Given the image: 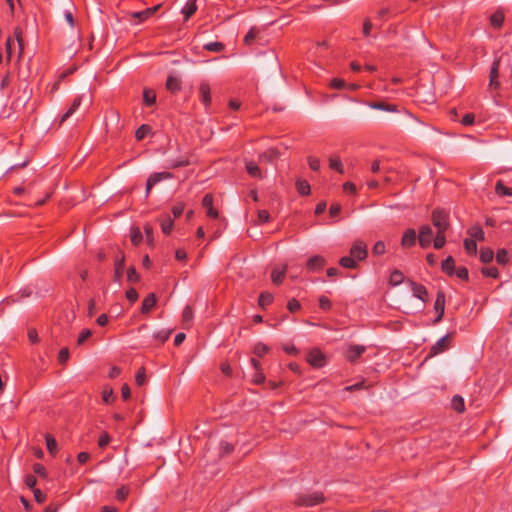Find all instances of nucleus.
Returning <instances> with one entry per match:
<instances>
[{"instance_id": "23", "label": "nucleus", "mask_w": 512, "mask_h": 512, "mask_svg": "<svg viewBox=\"0 0 512 512\" xmlns=\"http://www.w3.org/2000/svg\"><path fill=\"white\" fill-rule=\"evenodd\" d=\"M468 234L471 239L483 241L485 239V233L480 226H474L468 230Z\"/></svg>"}, {"instance_id": "54", "label": "nucleus", "mask_w": 512, "mask_h": 512, "mask_svg": "<svg viewBox=\"0 0 512 512\" xmlns=\"http://www.w3.org/2000/svg\"><path fill=\"white\" fill-rule=\"evenodd\" d=\"M26 486L30 488L31 490H34L36 487L37 479L34 475H26L24 480Z\"/></svg>"}, {"instance_id": "52", "label": "nucleus", "mask_w": 512, "mask_h": 512, "mask_svg": "<svg viewBox=\"0 0 512 512\" xmlns=\"http://www.w3.org/2000/svg\"><path fill=\"white\" fill-rule=\"evenodd\" d=\"M204 48L212 52H220L224 49V45L220 42H213L206 44Z\"/></svg>"}, {"instance_id": "25", "label": "nucleus", "mask_w": 512, "mask_h": 512, "mask_svg": "<svg viewBox=\"0 0 512 512\" xmlns=\"http://www.w3.org/2000/svg\"><path fill=\"white\" fill-rule=\"evenodd\" d=\"M442 270L449 275H452L455 270V261L453 257L449 256L442 262Z\"/></svg>"}, {"instance_id": "36", "label": "nucleus", "mask_w": 512, "mask_h": 512, "mask_svg": "<svg viewBox=\"0 0 512 512\" xmlns=\"http://www.w3.org/2000/svg\"><path fill=\"white\" fill-rule=\"evenodd\" d=\"M452 407L457 412H463L464 411V400L461 396H454L452 399Z\"/></svg>"}, {"instance_id": "16", "label": "nucleus", "mask_w": 512, "mask_h": 512, "mask_svg": "<svg viewBox=\"0 0 512 512\" xmlns=\"http://www.w3.org/2000/svg\"><path fill=\"white\" fill-rule=\"evenodd\" d=\"M213 198L212 195L206 194L202 200V206L206 209V214L209 217H217L218 213L212 206Z\"/></svg>"}, {"instance_id": "29", "label": "nucleus", "mask_w": 512, "mask_h": 512, "mask_svg": "<svg viewBox=\"0 0 512 512\" xmlns=\"http://www.w3.org/2000/svg\"><path fill=\"white\" fill-rule=\"evenodd\" d=\"M296 187L301 195H308L310 193V185L305 180L298 179L296 181Z\"/></svg>"}, {"instance_id": "39", "label": "nucleus", "mask_w": 512, "mask_h": 512, "mask_svg": "<svg viewBox=\"0 0 512 512\" xmlns=\"http://www.w3.org/2000/svg\"><path fill=\"white\" fill-rule=\"evenodd\" d=\"M494 252L491 249H483L480 252V260L483 263H489L493 260Z\"/></svg>"}, {"instance_id": "28", "label": "nucleus", "mask_w": 512, "mask_h": 512, "mask_svg": "<svg viewBox=\"0 0 512 512\" xmlns=\"http://www.w3.org/2000/svg\"><path fill=\"white\" fill-rule=\"evenodd\" d=\"M495 191L501 196H512V188L504 186L502 181L496 183Z\"/></svg>"}, {"instance_id": "15", "label": "nucleus", "mask_w": 512, "mask_h": 512, "mask_svg": "<svg viewBox=\"0 0 512 512\" xmlns=\"http://www.w3.org/2000/svg\"><path fill=\"white\" fill-rule=\"evenodd\" d=\"M365 350V346L352 345L347 350L346 357L349 361L354 362Z\"/></svg>"}, {"instance_id": "1", "label": "nucleus", "mask_w": 512, "mask_h": 512, "mask_svg": "<svg viewBox=\"0 0 512 512\" xmlns=\"http://www.w3.org/2000/svg\"><path fill=\"white\" fill-rule=\"evenodd\" d=\"M504 68L510 72V78L512 82V62L511 58L507 53L502 54L498 59H496L491 67L490 75H489V87L493 89H498L500 87V82L498 81L499 77V69Z\"/></svg>"}, {"instance_id": "31", "label": "nucleus", "mask_w": 512, "mask_h": 512, "mask_svg": "<svg viewBox=\"0 0 512 512\" xmlns=\"http://www.w3.org/2000/svg\"><path fill=\"white\" fill-rule=\"evenodd\" d=\"M162 232L166 235H168L173 227V220L170 218V216H166L163 218L160 222Z\"/></svg>"}, {"instance_id": "11", "label": "nucleus", "mask_w": 512, "mask_h": 512, "mask_svg": "<svg viewBox=\"0 0 512 512\" xmlns=\"http://www.w3.org/2000/svg\"><path fill=\"white\" fill-rule=\"evenodd\" d=\"M120 254V258L115 261L114 265V282H120L124 272L125 255L122 251H120Z\"/></svg>"}, {"instance_id": "13", "label": "nucleus", "mask_w": 512, "mask_h": 512, "mask_svg": "<svg viewBox=\"0 0 512 512\" xmlns=\"http://www.w3.org/2000/svg\"><path fill=\"white\" fill-rule=\"evenodd\" d=\"M199 97L201 102L208 107L211 102L210 87L207 83H201L199 87Z\"/></svg>"}, {"instance_id": "57", "label": "nucleus", "mask_w": 512, "mask_h": 512, "mask_svg": "<svg viewBox=\"0 0 512 512\" xmlns=\"http://www.w3.org/2000/svg\"><path fill=\"white\" fill-rule=\"evenodd\" d=\"M184 14V20L187 21L192 16V1L188 0L184 8L182 9Z\"/></svg>"}, {"instance_id": "34", "label": "nucleus", "mask_w": 512, "mask_h": 512, "mask_svg": "<svg viewBox=\"0 0 512 512\" xmlns=\"http://www.w3.org/2000/svg\"><path fill=\"white\" fill-rule=\"evenodd\" d=\"M127 280L130 282V283H137L139 282L140 280V275L137 273L136 269L134 266H130L128 269H127Z\"/></svg>"}, {"instance_id": "27", "label": "nucleus", "mask_w": 512, "mask_h": 512, "mask_svg": "<svg viewBox=\"0 0 512 512\" xmlns=\"http://www.w3.org/2000/svg\"><path fill=\"white\" fill-rule=\"evenodd\" d=\"M45 440H46V446H47L49 453L54 456L56 454L57 448H58L55 438L52 437L50 434H47L45 436Z\"/></svg>"}, {"instance_id": "33", "label": "nucleus", "mask_w": 512, "mask_h": 512, "mask_svg": "<svg viewBox=\"0 0 512 512\" xmlns=\"http://www.w3.org/2000/svg\"><path fill=\"white\" fill-rule=\"evenodd\" d=\"M143 101L147 106H151L156 101V94L152 90H144Z\"/></svg>"}, {"instance_id": "60", "label": "nucleus", "mask_w": 512, "mask_h": 512, "mask_svg": "<svg viewBox=\"0 0 512 512\" xmlns=\"http://www.w3.org/2000/svg\"><path fill=\"white\" fill-rule=\"evenodd\" d=\"M372 252L376 255H381L385 252V244L382 241H378L375 243Z\"/></svg>"}, {"instance_id": "12", "label": "nucleus", "mask_w": 512, "mask_h": 512, "mask_svg": "<svg viewBox=\"0 0 512 512\" xmlns=\"http://www.w3.org/2000/svg\"><path fill=\"white\" fill-rule=\"evenodd\" d=\"M417 234L414 229H407L402 237L401 245L403 247H412L415 245Z\"/></svg>"}, {"instance_id": "30", "label": "nucleus", "mask_w": 512, "mask_h": 512, "mask_svg": "<svg viewBox=\"0 0 512 512\" xmlns=\"http://www.w3.org/2000/svg\"><path fill=\"white\" fill-rule=\"evenodd\" d=\"M403 280L404 276L402 272H400L399 270H394L389 277L390 284L394 286L399 285L400 283L403 282Z\"/></svg>"}, {"instance_id": "21", "label": "nucleus", "mask_w": 512, "mask_h": 512, "mask_svg": "<svg viewBox=\"0 0 512 512\" xmlns=\"http://www.w3.org/2000/svg\"><path fill=\"white\" fill-rule=\"evenodd\" d=\"M245 166H246V170L247 172L252 176V177H257V178H261L263 175H262V171L261 169L259 168V166L252 162V161H247L245 163Z\"/></svg>"}, {"instance_id": "43", "label": "nucleus", "mask_w": 512, "mask_h": 512, "mask_svg": "<svg viewBox=\"0 0 512 512\" xmlns=\"http://www.w3.org/2000/svg\"><path fill=\"white\" fill-rule=\"evenodd\" d=\"M508 260H509L508 251L505 249L499 250L496 255L497 263L500 265H505L508 262Z\"/></svg>"}, {"instance_id": "51", "label": "nucleus", "mask_w": 512, "mask_h": 512, "mask_svg": "<svg viewBox=\"0 0 512 512\" xmlns=\"http://www.w3.org/2000/svg\"><path fill=\"white\" fill-rule=\"evenodd\" d=\"M135 381L137 383V385L139 386H142L145 381H146V374H145V368L144 367H141L137 373H136V376H135Z\"/></svg>"}, {"instance_id": "56", "label": "nucleus", "mask_w": 512, "mask_h": 512, "mask_svg": "<svg viewBox=\"0 0 512 512\" xmlns=\"http://www.w3.org/2000/svg\"><path fill=\"white\" fill-rule=\"evenodd\" d=\"M33 472L43 478L47 476L45 467L40 463H35L33 465Z\"/></svg>"}, {"instance_id": "49", "label": "nucleus", "mask_w": 512, "mask_h": 512, "mask_svg": "<svg viewBox=\"0 0 512 512\" xmlns=\"http://www.w3.org/2000/svg\"><path fill=\"white\" fill-rule=\"evenodd\" d=\"M111 441V437L107 432H103L98 439V446L103 449L105 448Z\"/></svg>"}, {"instance_id": "24", "label": "nucleus", "mask_w": 512, "mask_h": 512, "mask_svg": "<svg viewBox=\"0 0 512 512\" xmlns=\"http://www.w3.org/2000/svg\"><path fill=\"white\" fill-rule=\"evenodd\" d=\"M279 155L280 154L276 149H269L260 154V159L267 163H271L275 158H278Z\"/></svg>"}, {"instance_id": "53", "label": "nucleus", "mask_w": 512, "mask_h": 512, "mask_svg": "<svg viewBox=\"0 0 512 512\" xmlns=\"http://www.w3.org/2000/svg\"><path fill=\"white\" fill-rule=\"evenodd\" d=\"M91 335H92L91 330H89V329L82 330V332L78 336L77 345H79V346L82 345L88 338L91 337Z\"/></svg>"}, {"instance_id": "19", "label": "nucleus", "mask_w": 512, "mask_h": 512, "mask_svg": "<svg viewBox=\"0 0 512 512\" xmlns=\"http://www.w3.org/2000/svg\"><path fill=\"white\" fill-rule=\"evenodd\" d=\"M325 264V259L322 256L316 255L307 261V268L311 271L321 269Z\"/></svg>"}, {"instance_id": "10", "label": "nucleus", "mask_w": 512, "mask_h": 512, "mask_svg": "<svg viewBox=\"0 0 512 512\" xmlns=\"http://www.w3.org/2000/svg\"><path fill=\"white\" fill-rule=\"evenodd\" d=\"M434 308L436 312L438 313L437 318L435 319V322H439L443 315L445 310V295L443 292L439 291L437 293V297L434 303Z\"/></svg>"}, {"instance_id": "18", "label": "nucleus", "mask_w": 512, "mask_h": 512, "mask_svg": "<svg viewBox=\"0 0 512 512\" xmlns=\"http://www.w3.org/2000/svg\"><path fill=\"white\" fill-rule=\"evenodd\" d=\"M166 89L171 93H176L181 90V81L175 76H168L166 81Z\"/></svg>"}, {"instance_id": "64", "label": "nucleus", "mask_w": 512, "mask_h": 512, "mask_svg": "<svg viewBox=\"0 0 512 512\" xmlns=\"http://www.w3.org/2000/svg\"><path fill=\"white\" fill-rule=\"evenodd\" d=\"M330 86L334 89H342L346 87V84L342 79L335 78L331 80Z\"/></svg>"}, {"instance_id": "40", "label": "nucleus", "mask_w": 512, "mask_h": 512, "mask_svg": "<svg viewBox=\"0 0 512 512\" xmlns=\"http://www.w3.org/2000/svg\"><path fill=\"white\" fill-rule=\"evenodd\" d=\"M102 399L105 403H112L116 396L114 395L112 388H106L102 391Z\"/></svg>"}, {"instance_id": "4", "label": "nucleus", "mask_w": 512, "mask_h": 512, "mask_svg": "<svg viewBox=\"0 0 512 512\" xmlns=\"http://www.w3.org/2000/svg\"><path fill=\"white\" fill-rule=\"evenodd\" d=\"M324 501V497L322 494L319 493H313L310 495H300L298 496L296 500V504L299 506H315Z\"/></svg>"}, {"instance_id": "59", "label": "nucleus", "mask_w": 512, "mask_h": 512, "mask_svg": "<svg viewBox=\"0 0 512 512\" xmlns=\"http://www.w3.org/2000/svg\"><path fill=\"white\" fill-rule=\"evenodd\" d=\"M33 491L35 501L39 504L43 503L46 500V495L38 488H35Z\"/></svg>"}, {"instance_id": "44", "label": "nucleus", "mask_w": 512, "mask_h": 512, "mask_svg": "<svg viewBox=\"0 0 512 512\" xmlns=\"http://www.w3.org/2000/svg\"><path fill=\"white\" fill-rule=\"evenodd\" d=\"M259 34V29L256 27H252L249 32L244 37V43L247 45H250L252 41L256 38V36Z\"/></svg>"}, {"instance_id": "3", "label": "nucleus", "mask_w": 512, "mask_h": 512, "mask_svg": "<svg viewBox=\"0 0 512 512\" xmlns=\"http://www.w3.org/2000/svg\"><path fill=\"white\" fill-rule=\"evenodd\" d=\"M306 361L314 368H321L327 363L326 356L316 348L308 352Z\"/></svg>"}, {"instance_id": "14", "label": "nucleus", "mask_w": 512, "mask_h": 512, "mask_svg": "<svg viewBox=\"0 0 512 512\" xmlns=\"http://www.w3.org/2000/svg\"><path fill=\"white\" fill-rule=\"evenodd\" d=\"M156 305V297L153 293L148 294L142 301L141 312L143 314L149 313Z\"/></svg>"}, {"instance_id": "41", "label": "nucleus", "mask_w": 512, "mask_h": 512, "mask_svg": "<svg viewBox=\"0 0 512 512\" xmlns=\"http://www.w3.org/2000/svg\"><path fill=\"white\" fill-rule=\"evenodd\" d=\"M329 164H330V167L332 169L336 170L337 172H339V173L344 172L343 164L339 158H335V157L330 158Z\"/></svg>"}, {"instance_id": "6", "label": "nucleus", "mask_w": 512, "mask_h": 512, "mask_svg": "<svg viewBox=\"0 0 512 512\" xmlns=\"http://www.w3.org/2000/svg\"><path fill=\"white\" fill-rule=\"evenodd\" d=\"M160 6L161 5L158 4V5L154 6V7L147 8V9H145L143 11L132 12L130 14V21L137 20L136 22H134L135 24H138V23L146 21L148 18H150L160 8Z\"/></svg>"}, {"instance_id": "32", "label": "nucleus", "mask_w": 512, "mask_h": 512, "mask_svg": "<svg viewBox=\"0 0 512 512\" xmlns=\"http://www.w3.org/2000/svg\"><path fill=\"white\" fill-rule=\"evenodd\" d=\"M504 21V15L501 11H496L491 17L490 22L494 27H500Z\"/></svg>"}, {"instance_id": "17", "label": "nucleus", "mask_w": 512, "mask_h": 512, "mask_svg": "<svg viewBox=\"0 0 512 512\" xmlns=\"http://www.w3.org/2000/svg\"><path fill=\"white\" fill-rule=\"evenodd\" d=\"M409 283L411 285L413 295L416 298L421 299L422 301H426L427 296H428V292H427L426 288L424 286L418 285L412 281H409Z\"/></svg>"}, {"instance_id": "38", "label": "nucleus", "mask_w": 512, "mask_h": 512, "mask_svg": "<svg viewBox=\"0 0 512 512\" xmlns=\"http://www.w3.org/2000/svg\"><path fill=\"white\" fill-rule=\"evenodd\" d=\"M446 243L445 233H436L433 240L434 248L441 249Z\"/></svg>"}, {"instance_id": "50", "label": "nucleus", "mask_w": 512, "mask_h": 512, "mask_svg": "<svg viewBox=\"0 0 512 512\" xmlns=\"http://www.w3.org/2000/svg\"><path fill=\"white\" fill-rule=\"evenodd\" d=\"M142 240V234L138 228L132 229L131 232V242L133 245L137 246Z\"/></svg>"}, {"instance_id": "45", "label": "nucleus", "mask_w": 512, "mask_h": 512, "mask_svg": "<svg viewBox=\"0 0 512 512\" xmlns=\"http://www.w3.org/2000/svg\"><path fill=\"white\" fill-rule=\"evenodd\" d=\"M273 300L272 294L268 292L261 293L259 297V305L264 308L266 305L270 304Z\"/></svg>"}, {"instance_id": "9", "label": "nucleus", "mask_w": 512, "mask_h": 512, "mask_svg": "<svg viewBox=\"0 0 512 512\" xmlns=\"http://www.w3.org/2000/svg\"><path fill=\"white\" fill-rule=\"evenodd\" d=\"M351 257L357 260H363L367 256L366 245L361 241H356L350 250Z\"/></svg>"}, {"instance_id": "55", "label": "nucleus", "mask_w": 512, "mask_h": 512, "mask_svg": "<svg viewBox=\"0 0 512 512\" xmlns=\"http://www.w3.org/2000/svg\"><path fill=\"white\" fill-rule=\"evenodd\" d=\"M125 296L128 301H130L131 303H134L138 299V292L134 288H129L126 291Z\"/></svg>"}, {"instance_id": "63", "label": "nucleus", "mask_w": 512, "mask_h": 512, "mask_svg": "<svg viewBox=\"0 0 512 512\" xmlns=\"http://www.w3.org/2000/svg\"><path fill=\"white\" fill-rule=\"evenodd\" d=\"M131 396V390L128 384H123L121 387V397L124 401H127Z\"/></svg>"}, {"instance_id": "58", "label": "nucleus", "mask_w": 512, "mask_h": 512, "mask_svg": "<svg viewBox=\"0 0 512 512\" xmlns=\"http://www.w3.org/2000/svg\"><path fill=\"white\" fill-rule=\"evenodd\" d=\"M68 359H69V350H68V348H62L59 351V354H58V361H59V363L65 364Z\"/></svg>"}, {"instance_id": "26", "label": "nucleus", "mask_w": 512, "mask_h": 512, "mask_svg": "<svg viewBox=\"0 0 512 512\" xmlns=\"http://www.w3.org/2000/svg\"><path fill=\"white\" fill-rule=\"evenodd\" d=\"M172 331L173 330L171 328L161 329L154 334V338L160 343H164L169 339Z\"/></svg>"}, {"instance_id": "37", "label": "nucleus", "mask_w": 512, "mask_h": 512, "mask_svg": "<svg viewBox=\"0 0 512 512\" xmlns=\"http://www.w3.org/2000/svg\"><path fill=\"white\" fill-rule=\"evenodd\" d=\"M150 131V126L143 124L136 130L135 137L137 140H142Z\"/></svg>"}, {"instance_id": "42", "label": "nucleus", "mask_w": 512, "mask_h": 512, "mask_svg": "<svg viewBox=\"0 0 512 512\" xmlns=\"http://www.w3.org/2000/svg\"><path fill=\"white\" fill-rule=\"evenodd\" d=\"M129 494V488L127 486H121L116 490L115 497L118 501L126 500Z\"/></svg>"}, {"instance_id": "5", "label": "nucleus", "mask_w": 512, "mask_h": 512, "mask_svg": "<svg viewBox=\"0 0 512 512\" xmlns=\"http://www.w3.org/2000/svg\"><path fill=\"white\" fill-rule=\"evenodd\" d=\"M433 237V230L429 225H422L419 228L418 241L422 248L430 246Z\"/></svg>"}, {"instance_id": "46", "label": "nucleus", "mask_w": 512, "mask_h": 512, "mask_svg": "<svg viewBox=\"0 0 512 512\" xmlns=\"http://www.w3.org/2000/svg\"><path fill=\"white\" fill-rule=\"evenodd\" d=\"M285 271H286V267H284L282 270L274 269L272 271V281H273V283H275V284L281 283V281H282V279L284 277Z\"/></svg>"}, {"instance_id": "8", "label": "nucleus", "mask_w": 512, "mask_h": 512, "mask_svg": "<svg viewBox=\"0 0 512 512\" xmlns=\"http://www.w3.org/2000/svg\"><path fill=\"white\" fill-rule=\"evenodd\" d=\"M450 335H445L441 339H439L432 347L429 353V356H434L439 353L444 352L450 344Z\"/></svg>"}, {"instance_id": "35", "label": "nucleus", "mask_w": 512, "mask_h": 512, "mask_svg": "<svg viewBox=\"0 0 512 512\" xmlns=\"http://www.w3.org/2000/svg\"><path fill=\"white\" fill-rule=\"evenodd\" d=\"M464 248L467 251V253L471 255H474L477 252V245L474 239H465Z\"/></svg>"}, {"instance_id": "61", "label": "nucleus", "mask_w": 512, "mask_h": 512, "mask_svg": "<svg viewBox=\"0 0 512 512\" xmlns=\"http://www.w3.org/2000/svg\"><path fill=\"white\" fill-rule=\"evenodd\" d=\"M482 273L485 276L497 278L498 277V270L494 267H486L482 269Z\"/></svg>"}, {"instance_id": "20", "label": "nucleus", "mask_w": 512, "mask_h": 512, "mask_svg": "<svg viewBox=\"0 0 512 512\" xmlns=\"http://www.w3.org/2000/svg\"><path fill=\"white\" fill-rule=\"evenodd\" d=\"M81 101H82L81 97H76L73 100L70 108L61 116L60 121H59L60 125L62 123H64L79 108Z\"/></svg>"}, {"instance_id": "62", "label": "nucleus", "mask_w": 512, "mask_h": 512, "mask_svg": "<svg viewBox=\"0 0 512 512\" xmlns=\"http://www.w3.org/2000/svg\"><path fill=\"white\" fill-rule=\"evenodd\" d=\"M183 211H184V205L182 203L175 204L172 207V213L175 218H178L179 216H181Z\"/></svg>"}, {"instance_id": "48", "label": "nucleus", "mask_w": 512, "mask_h": 512, "mask_svg": "<svg viewBox=\"0 0 512 512\" xmlns=\"http://www.w3.org/2000/svg\"><path fill=\"white\" fill-rule=\"evenodd\" d=\"M340 264L343 267L350 268V269H353V268L357 267V263H356V261L352 257H342L340 259Z\"/></svg>"}, {"instance_id": "22", "label": "nucleus", "mask_w": 512, "mask_h": 512, "mask_svg": "<svg viewBox=\"0 0 512 512\" xmlns=\"http://www.w3.org/2000/svg\"><path fill=\"white\" fill-rule=\"evenodd\" d=\"M368 106L372 109H378V110H383V111H388V112L396 111V106L387 104L384 102H371L368 104Z\"/></svg>"}, {"instance_id": "47", "label": "nucleus", "mask_w": 512, "mask_h": 512, "mask_svg": "<svg viewBox=\"0 0 512 512\" xmlns=\"http://www.w3.org/2000/svg\"><path fill=\"white\" fill-rule=\"evenodd\" d=\"M268 351H269V347L267 345H265L264 343H260V342L257 343L253 349L254 354L257 356H263Z\"/></svg>"}, {"instance_id": "7", "label": "nucleus", "mask_w": 512, "mask_h": 512, "mask_svg": "<svg viewBox=\"0 0 512 512\" xmlns=\"http://www.w3.org/2000/svg\"><path fill=\"white\" fill-rule=\"evenodd\" d=\"M170 178H172V174L170 172H157L151 174L146 182V194H149L151 188L155 186L158 182Z\"/></svg>"}, {"instance_id": "2", "label": "nucleus", "mask_w": 512, "mask_h": 512, "mask_svg": "<svg viewBox=\"0 0 512 512\" xmlns=\"http://www.w3.org/2000/svg\"><path fill=\"white\" fill-rule=\"evenodd\" d=\"M432 223L436 228V233H445L449 227L448 215L442 210H434L432 213Z\"/></svg>"}]
</instances>
